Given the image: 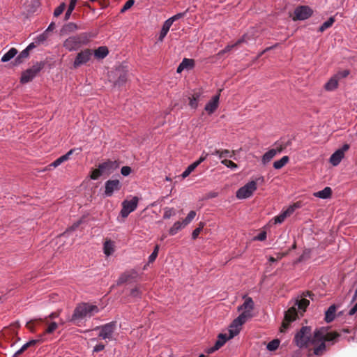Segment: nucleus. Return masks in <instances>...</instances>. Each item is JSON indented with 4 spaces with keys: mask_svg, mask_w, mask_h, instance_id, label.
<instances>
[{
    "mask_svg": "<svg viewBox=\"0 0 357 357\" xmlns=\"http://www.w3.org/2000/svg\"><path fill=\"white\" fill-rule=\"evenodd\" d=\"M98 312V308L96 305H90L89 303H81L75 307L70 321H76L86 317H91Z\"/></svg>",
    "mask_w": 357,
    "mask_h": 357,
    "instance_id": "f257e3e1",
    "label": "nucleus"
},
{
    "mask_svg": "<svg viewBox=\"0 0 357 357\" xmlns=\"http://www.w3.org/2000/svg\"><path fill=\"white\" fill-rule=\"evenodd\" d=\"M312 328L310 326H303L294 337V342L299 348H307L312 344Z\"/></svg>",
    "mask_w": 357,
    "mask_h": 357,
    "instance_id": "f03ea898",
    "label": "nucleus"
},
{
    "mask_svg": "<svg viewBox=\"0 0 357 357\" xmlns=\"http://www.w3.org/2000/svg\"><path fill=\"white\" fill-rule=\"evenodd\" d=\"M340 336L337 332H327L325 328L317 329L313 334L312 344L315 345L319 341L326 342L334 341Z\"/></svg>",
    "mask_w": 357,
    "mask_h": 357,
    "instance_id": "7ed1b4c3",
    "label": "nucleus"
},
{
    "mask_svg": "<svg viewBox=\"0 0 357 357\" xmlns=\"http://www.w3.org/2000/svg\"><path fill=\"white\" fill-rule=\"evenodd\" d=\"M44 63H36L31 68L27 69L22 73L20 82L26 84L31 82L36 75L43 68Z\"/></svg>",
    "mask_w": 357,
    "mask_h": 357,
    "instance_id": "20e7f679",
    "label": "nucleus"
},
{
    "mask_svg": "<svg viewBox=\"0 0 357 357\" xmlns=\"http://www.w3.org/2000/svg\"><path fill=\"white\" fill-rule=\"evenodd\" d=\"M256 190L257 183L255 181H252L237 190L236 197L238 199L250 197Z\"/></svg>",
    "mask_w": 357,
    "mask_h": 357,
    "instance_id": "39448f33",
    "label": "nucleus"
},
{
    "mask_svg": "<svg viewBox=\"0 0 357 357\" xmlns=\"http://www.w3.org/2000/svg\"><path fill=\"white\" fill-rule=\"evenodd\" d=\"M244 317V314H240L231 323L229 329V338H233L240 333V331L241 330V326L248 321V319Z\"/></svg>",
    "mask_w": 357,
    "mask_h": 357,
    "instance_id": "423d86ee",
    "label": "nucleus"
},
{
    "mask_svg": "<svg viewBox=\"0 0 357 357\" xmlns=\"http://www.w3.org/2000/svg\"><path fill=\"white\" fill-rule=\"evenodd\" d=\"M244 303L238 307V311H242L241 314H244L248 320L252 317V310L254 309V302L252 298L243 296Z\"/></svg>",
    "mask_w": 357,
    "mask_h": 357,
    "instance_id": "0eeeda50",
    "label": "nucleus"
},
{
    "mask_svg": "<svg viewBox=\"0 0 357 357\" xmlns=\"http://www.w3.org/2000/svg\"><path fill=\"white\" fill-rule=\"evenodd\" d=\"M139 199L137 197H133L131 200H124L122 202V209L121 211V215L123 218L128 217V215L132 211H134L137 207Z\"/></svg>",
    "mask_w": 357,
    "mask_h": 357,
    "instance_id": "6e6552de",
    "label": "nucleus"
},
{
    "mask_svg": "<svg viewBox=\"0 0 357 357\" xmlns=\"http://www.w3.org/2000/svg\"><path fill=\"white\" fill-rule=\"evenodd\" d=\"M138 273L135 269L125 271L119 276L118 280L116 281V285L121 286L125 283H130L135 282L136 281Z\"/></svg>",
    "mask_w": 357,
    "mask_h": 357,
    "instance_id": "1a4fd4ad",
    "label": "nucleus"
},
{
    "mask_svg": "<svg viewBox=\"0 0 357 357\" xmlns=\"http://www.w3.org/2000/svg\"><path fill=\"white\" fill-rule=\"evenodd\" d=\"M312 14V9L307 6H301L297 7L294 10V15L292 17L293 20H304L310 17Z\"/></svg>",
    "mask_w": 357,
    "mask_h": 357,
    "instance_id": "9d476101",
    "label": "nucleus"
},
{
    "mask_svg": "<svg viewBox=\"0 0 357 357\" xmlns=\"http://www.w3.org/2000/svg\"><path fill=\"white\" fill-rule=\"evenodd\" d=\"M349 149V145L348 144H345L343 145V146L337 151H335L332 155L330 158V162L333 166H337L339 165L341 162V160L344 157V153L346 151H347Z\"/></svg>",
    "mask_w": 357,
    "mask_h": 357,
    "instance_id": "9b49d317",
    "label": "nucleus"
},
{
    "mask_svg": "<svg viewBox=\"0 0 357 357\" xmlns=\"http://www.w3.org/2000/svg\"><path fill=\"white\" fill-rule=\"evenodd\" d=\"M99 328L100 329L99 337L104 340H110L112 338V335L116 329V322L112 321L110 323L103 325Z\"/></svg>",
    "mask_w": 357,
    "mask_h": 357,
    "instance_id": "f8f14e48",
    "label": "nucleus"
},
{
    "mask_svg": "<svg viewBox=\"0 0 357 357\" xmlns=\"http://www.w3.org/2000/svg\"><path fill=\"white\" fill-rule=\"evenodd\" d=\"M121 188V184L118 179L108 180L105 182V189L104 195L111 197L114 192L119 191Z\"/></svg>",
    "mask_w": 357,
    "mask_h": 357,
    "instance_id": "ddd939ff",
    "label": "nucleus"
},
{
    "mask_svg": "<svg viewBox=\"0 0 357 357\" xmlns=\"http://www.w3.org/2000/svg\"><path fill=\"white\" fill-rule=\"evenodd\" d=\"M119 166V164L117 161L107 160L105 162L100 163L98 165L101 172L103 174L109 175L111 174L115 169H116Z\"/></svg>",
    "mask_w": 357,
    "mask_h": 357,
    "instance_id": "4468645a",
    "label": "nucleus"
},
{
    "mask_svg": "<svg viewBox=\"0 0 357 357\" xmlns=\"http://www.w3.org/2000/svg\"><path fill=\"white\" fill-rule=\"evenodd\" d=\"M92 53L89 49H86L77 54L74 61V67L77 68L89 61L91 57Z\"/></svg>",
    "mask_w": 357,
    "mask_h": 357,
    "instance_id": "2eb2a0df",
    "label": "nucleus"
},
{
    "mask_svg": "<svg viewBox=\"0 0 357 357\" xmlns=\"http://www.w3.org/2000/svg\"><path fill=\"white\" fill-rule=\"evenodd\" d=\"M297 317V310L295 306L290 307L285 312L284 319L282 322L281 332L287 328L290 322L294 321Z\"/></svg>",
    "mask_w": 357,
    "mask_h": 357,
    "instance_id": "dca6fc26",
    "label": "nucleus"
},
{
    "mask_svg": "<svg viewBox=\"0 0 357 357\" xmlns=\"http://www.w3.org/2000/svg\"><path fill=\"white\" fill-rule=\"evenodd\" d=\"M127 72L126 68L121 65L115 70V75L118 76V79L114 82V86H121L127 81Z\"/></svg>",
    "mask_w": 357,
    "mask_h": 357,
    "instance_id": "f3484780",
    "label": "nucleus"
},
{
    "mask_svg": "<svg viewBox=\"0 0 357 357\" xmlns=\"http://www.w3.org/2000/svg\"><path fill=\"white\" fill-rule=\"evenodd\" d=\"M63 46L69 51H74L79 48L82 45L76 36H74L67 38L64 41Z\"/></svg>",
    "mask_w": 357,
    "mask_h": 357,
    "instance_id": "a211bd4d",
    "label": "nucleus"
},
{
    "mask_svg": "<svg viewBox=\"0 0 357 357\" xmlns=\"http://www.w3.org/2000/svg\"><path fill=\"white\" fill-rule=\"evenodd\" d=\"M221 91L222 89H219L218 93L213 96L212 100L206 105L205 110L208 112V114L213 113L218 108Z\"/></svg>",
    "mask_w": 357,
    "mask_h": 357,
    "instance_id": "6ab92c4d",
    "label": "nucleus"
},
{
    "mask_svg": "<svg viewBox=\"0 0 357 357\" xmlns=\"http://www.w3.org/2000/svg\"><path fill=\"white\" fill-rule=\"evenodd\" d=\"M297 207V204L290 206L285 211L275 218V223H282L288 216L291 215L294 213L295 208Z\"/></svg>",
    "mask_w": 357,
    "mask_h": 357,
    "instance_id": "aec40b11",
    "label": "nucleus"
},
{
    "mask_svg": "<svg viewBox=\"0 0 357 357\" xmlns=\"http://www.w3.org/2000/svg\"><path fill=\"white\" fill-rule=\"evenodd\" d=\"M246 37H248V35H243L241 38L238 40L233 45H228L224 50H221L218 52V55L220 56L222 55L225 53H227L229 51H231L234 47H236L239 45H241L243 43H246Z\"/></svg>",
    "mask_w": 357,
    "mask_h": 357,
    "instance_id": "412c9836",
    "label": "nucleus"
},
{
    "mask_svg": "<svg viewBox=\"0 0 357 357\" xmlns=\"http://www.w3.org/2000/svg\"><path fill=\"white\" fill-rule=\"evenodd\" d=\"M78 29V26L73 22H69L63 26L61 29V33L63 35H67L70 33L74 32Z\"/></svg>",
    "mask_w": 357,
    "mask_h": 357,
    "instance_id": "4be33fe9",
    "label": "nucleus"
},
{
    "mask_svg": "<svg viewBox=\"0 0 357 357\" xmlns=\"http://www.w3.org/2000/svg\"><path fill=\"white\" fill-rule=\"evenodd\" d=\"M326 351V344L323 341H319L318 344L314 345L313 353L316 356H322Z\"/></svg>",
    "mask_w": 357,
    "mask_h": 357,
    "instance_id": "5701e85b",
    "label": "nucleus"
},
{
    "mask_svg": "<svg viewBox=\"0 0 357 357\" xmlns=\"http://www.w3.org/2000/svg\"><path fill=\"white\" fill-rule=\"evenodd\" d=\"M336 312V306L335 305H331L328 309L326 310L325 314V321L327 323H330L333 321L335 319Z\"/></svg>",
    "mask_w": 357,
    "mask_h": 357,
    "instance_id": "b1692460",
    "label": "nucleus"
},
{
    "mask_svg": "<svg viewBox=\"0 0 357 357\" xmlns=\"http://www.w3.org/2000/svg\"><path fill=\"white\" fill-rule=\"evenodd\" d=\"M276 155V151L274 149H270L267 152H266L262 158L261 162L264 165L268 164Z\"/></svg>",
    "mask_w": 357,
    "mask_h": 357,
    "instance_id": "393cba45",
    "label": "nucleus"
},
{
    "mask_svg": "<svg viewBox=\"0 0 357 357\" xmlns=\"http://www.w3.org/2000/svg\"><path fill=\"white\" fill-rule=\"evenodd\" d=\"M172 24V23L169 20H167L165 22L158 38L159 41L162 42L164 38L166 36L167 32L169 31Z\"/></svg>",
    "mask_w": 357,
    "mask_h": 357,
    "instance_id": "a878e982",
    "label": "nucleus"
},
{
    "mask_svg": "<svg viewBox=\"0 0 357 357\" xmlns=\"http://www.w3.org/2000/svg\"><path fill=\"white\" fill-rule=\"evenodd\" d=\"M332 190L330 187H326L324 190L314 192V195L321 199H327L331 196Z\"/></svg>",
    "mask_w": 357,
    "mask_h": 357,
    "instance_id": "bb28decb",
    "label": "nucleus"
},
{
    "mask_svg": "<svg viewBox=\"0 0 357 357\" xmlns=\"http://www.w3.org/2000/svg\"><path fill=\"white\" fill-rule=\"evenodd\" d=\"M109 54L108 48L106 46L99 47L94 52V55L98 59H104Z\"/></svg>",
    "mask_w": 357,
    "mask_h": 357,
    "instance_id": "cd10ccee",
    "label": "nucleus"
},
{
    "mask_svg": "<svg viewBox=\"0 0 357 357\" xmlns=\"http://www.w3.org/2000/svg\"><path fill=\"white\" fill-rule=\"evenodd\" d=\"M338 86V79L337 77H331L328 82L325 84V89L327 91H333Z\"/></svg>",
    "mask_w": 357,
    "mask_h": 357,
    "instance_id": "c85d7f7f",
    "label": "nucleus"
},
{
    "mask_svg": "<svg viewBox=\"0 0 357 357\" xmlns=\"http://www.w3.org/2000/svg\"><path fill=\"white\" fill-rule=\"evenodd\" d=\"M76 37L77 38L79 43L81 45L87 43L91 38L93 37V35H92L90 33H82L79 35H77Z\"/></svg>",
    "mask_w": 357,
    "mask_h": 357,
    "instance_id": "c756f323",
    "label": "nucleus"
},
{
    "mask_svg": "<svg viewBox=\"0 0 357 357\" xmlns=\"http://www.w3.org/2000/svg\"><path fill=\"white\" fill-rule=\"evenodd\" d=\"M17 54V50L13 47L1 57V61L2 62H8L11 60Z\"/></svg>",
    "mask_w": 357,
    "mask_h": 357,
    "instance_id": "7c9ffc66",
    "label": "nucleus"
},
{
    "mask_svg": "<svg viewBox=\"0 0 357 357\" xmlns=\"http://www.w3.org/2000/svg\"><path fill=\"white\" fill-rule=\"evenodd\" d=\"M114 243L112 241H106L104 243V253L107 256L111 255L114 251Z\"/></svg>",
    "mask_w": 357,
    "mask_h": 357,
    "instance_id": "2f4dec72",
    "label": "nucleus"
},
{
    "mask_svg": "<svg viewBox=\"0 0 357 357\" xmlns=\"http://www.w3.org/2000/svg\"><path fill=\"white\" fill-rule=\"evenodd\" d=\"M289 161V158L287 155L283 156L280 160L273 162V167L275 169H280L287 165Z\"/></svg>",
    "mask_w": 357,
    "mask_h": 357,
    "instance_id": "473e14b6",
    "label": "nucleus"
},
{
    "mask_svg": "<svg viewBox=\"0 0 357 357\" xmlns=\"http://www.w3.org/2000/svg\"><path fill=\"white\" fill-rule=\"evenodd\" d=\"M29 52L28 50H24L15 59V65H19L23 62V61L29 56Z\"/></svg>",
    "mask_w": 357,
    "mask_h": 357,
    "instance_id": "72a5a7b5",
    "label": "nucleus"
},
{
    "mask_svg": "<svg viewBox=\"0 0 357 357\" xmlns=\"http://www.w3.org/2000/svg\"><path fill=\"white\" fill-rule=\"evenodd\" d=\"M183 227V222H176L173 226L169 229V234L172 236L175 235Z\"/></svg>",
    "mask_w": 357,
    "mask_h": 357,
    "instance_id": "f704fd0d",
    "label": "nucleus"
},
{
    "mask_svg": "<svg viewBox=\"0 0 357 357\" xmlns=\"http://www.w3.org/2000/svg\"><path fill=\"white\" fill-rule=\"evenodd\" d=\"M335 22L334 17H331L326 22L323 23V24L319 27V31L320 32L324 31L326 29L330 28Z\"/></svg>",
    "mask_w": 357,
    "mask_h": 357,
    "instance_id": "c9c22d12",
    "label": "nucleus"
},
{
    "mask_svg": "<svg viewBox=\"0 0 357 357\" xmlns=\"http://www.w3.org/2000/svg\"><path fill=\"white\" fill-rule=\"evenodd\" d=\"M77 0H70L68 8L65 14L64 20H68L74 10Z\"/></svg>",
    "mask_w": 357,
    "mask_h": 357,
    "instance_id": "e433bc0d",
    "label": "nucleus"
},
{
    "mask_svg": "<svg viewBox=\"0 0 357 357\" xmlns=\"http://www.w3.org/2000/svg\"><path fill=\"white\" fill-rule=\"evenodd\" d=\"M310 301L305 298H303L300 301H296L295 305H298V308L305 311V309L309 305Z\"/></svg>",
    "mask_w": 357,
    "mask_h": 357,
    "instance_id": "4c0bfd02",
    "label": "nucleus"
},
{
    "mask_svg": "<svg viewBox=\"0 0 357 357\" xmlns=\"http://www.w3.org/2000/svg\"><path fill=\"white\" fill-rule=\"evenodd\" d=\"M280 345V340L278 339H275L272 341H271L268 344H267V349L269 350V351H275L278 347Z\"/></svg>",
    "mask_w": 357,
    "mask_h": 357,
    "instance_id": "58836bf2",
    "label": "nucleus"
},
{
    "mask_svg": "<svg viewBox=\"0 0 357 357\" xmlns=\"http://www.w3.org/2000/svg\"><path fill=\"white\" fill-rule=\"evenodd\" d=\"M176 211L174 208L166 207L164 208V219H169L172 216L175 215Z\"/></svg>",
    "mask_w": 357,
    "mask_h": 357,
    "instance_id": "ea45409f",
    "label": "nucleus"
},
{
    "mask_svg": "<svg viewBox=\"0 0 357 357\" xmlns=\"http://www.w3.org/2000/svg\"><path fill=\"white\" fill-rule=\"evenodd\" d=\"M196 212L195 211H191L188 214L187 217L183 220V227L188 225L195 217Z\"/></svg>",
    "mask_w": 357,
    "mask_h": 357,
    "instance_id": "a19ab883",
    "label": "nucleus"
},
{
    "mask_svg": "<svg viewBox=\"0 0 357 357\" xmlns=\"http://www.w3.org/2000/svg\"><path fill=\"white\" fill-rule=\"evenodd\" d=\"M82 220H79L75 223L73 224L70 227H68L66 231L62 234V235H64L66 233L71 232L77 229L79 226L82 224ZM61 236V234L60 235Z\"/></svg>",
    "mask_w": 357,
    "mask_h": 357,
    "instance_id": "79ce46f5",
    "label": "nucleus"
},
{
    "mask_svg": "<svg viewBox=\"0 0 357 357\" xmlns=\"http://www.w3.org/2000/svg\"><path fill=\"white\" fill-rule=\"evenodd\" d=\"M103 175L102 172H101L100 167L98 166V168L94 169L91 172V174L90 176V178L93 180H97L99 178L100 176Z\"/></svg>",
    "mask_w": 357,
    "mask_h": 357,
    "instance_id": "37998d69",
    "label": "nucleus"
},
{
    "mask_svg": "<svg viewBox=\"0 0 357 357\" xmlns=\"http://www.w3.org/2000/svg\"><path fill=\"white\" fill-rule=\"evenodd\" d=\"M244 35H248V37H246V42L250 40L255 39L258 37L257 31L255 29H250L248 32L245 33Z\"/></svg>",
    "mask_w": 357,
    "mask_h": 357,
    "instance_id": "c03bdc74",
    "label": "nucleus"
},
{
    "mask_svg": "<svg viewBox=\"0 0 357 357\" xmlns=\"http://www.w3.org/2000/svg\"><path fill=\"white\" fill-rule=\"evenodd\" d=\"M142 292L140 291L139 286H135L134 288L130 289V296L132 297H140Z\"/></svg>",
    "mask_w": 357,
    "mask_h": 357,
    "instance_id": "a18cd8bd",
    "label": "nucleus"
},
{
    "mask_svg": "<svg viewBox=\"0 0 357 357\" xmlns=\"http://www.w3.org/2000/svg\"><path fill=\"white\" fill-rule=\"evenodd\" d=\"M204 222H200L199 225V227L197 228H196L193 231H192V238L193 239H196L200 231L202 230V229L204 228Z\"/></svg>",
    "mask_w": 357,
    "mask_h": 357,
    "instance_id": "49530a36",
    "label": "nucleus"
},
{
    "mask_svg": "<svg viewBox=\"0 0 357 357\" xmlns=\"http://www.w3.org/2000/svg\"><path fill=\"white\" fill-rule=\"evenodd\" d=\"M66 8V4L65 3H61L55 10L54 12V16L58 17L65 10Z\"/></svg>",
    "mask_w": 357,
    "mask_h": 357,
    "instance_id": "de8ad7c7",
    "label": "nucleus"
},
{
    "mask_svg": "<svg viewBox=\"0 0 357 357\" xmlns=\"http://www.w3.org/2000/svg\"><path fill=\"white\" fill-rule=\"evenodd\" d=\"M58 328V324L56 322H52L49 324L48 327L45 331V333H52Z\"/></svg>",
    "mask_w": 357,
    "mask_h": 357,
    "instance_id": "09e8293b",
    "label": "nucleus"
},
{
    "mask_svg": "<svg viewBox=\"0 0 357 357\" xmlns=\"http://www.w3.org/2000/svg\"><path fill=\"white\" fill-rule=\"evenodd\" d=\"M135 3V0H128L126 2L123 8L121 9V13H124L130 9Z\"/></svg>",
    "mask_w": 357,
    "mask_h": 357,
    "instance_id": "8fccbe9b",
    "label": "nucleus"
},
{
    "mask_svg": "<svg viewBox=\"0 0 357 357\" xmlns=\"http://www.w3.org/2000/svg\"><path fill=\"white\" fill-rule=\"evenodd\" d=\"M221 163L231 169H235L237 167V165L229 160L225 159L221 161Z\"/></svg>",
    "mask_w": 357,
    "mask_h": 357,
    "instance_id": "3c124183",
    "label": "nucleus"
},
{
    "mask_svg": "<svg viewBox=\"0 0 357 357\" xmlns=\"http://www.w3.org/2000/svg\"><path fill=\"white\" fill-rule=\"evenodd\" d=\"M310 250H305L295 263L301 262L310 258Z\"/></svg>",
    "mask_w": 357,
    "mask_h": 357,
    "instance_id": "603ef678",
    "label": "nucleus"
},
{
    "mask_svg": "<svg viewBox=\"0 0 357 357\" xmlns=\"http://www.w3.org/2000/svg\"><path fill=\"white\" fill-rule=\"evenodd\" d=\"M75 149H70L65 155L59 157V158L60 159V160L63 163V162L67 161L70 158V156L75 152Z\"/></svg>",
    "mask_w": 357,
    "mask_h": 357,
    "instance_id": "864d4df0",
    "label": "nucleus"
},
{
    "mask_svg": "<svg viewBox=\"0 0 357 357\" xmlns=\"http://www.w3.org/2000/svg\"><path fill=\"white\" fill-rule=\"evenodd\" d=\"M195 169L191 165H190L181 174L182 178H185L188 177L190 174V173L193 172Z\"/></svg>",
    "mask_w": 357,
    "mask_h": 357,
    "instance_id": "5fc2aeb1",
    "label": "nucleus"
},
{
    "mask_svg": "<svg viewBox=\"0 0 357 357\" xmlns=\"http://www.w3.org/2000/svg\"><path fill=\"white\" fill-rule=\"evenodd\" d=\"M349 74V70H344L342 71H340L338 72L335 75V77H337V79H341V78H344L346 77H347Z\"/></svg>",
    "mask_w": 357,
    "mask_h": 357,
    "instance_id": "6e6d98bb",
    "label": "nucleus"
},
{
    "mask_svg": "<svg viewBox=\"0 0 357 357\" xmlns=\"http://www.w3.org/2000/svg\"><path fill=\"white\" fill-rule=\"evenodd\" d=\"M29 344L26 342L24 344L21 349H20L18 351H17L15 354L13 355V357H17L19 355L22 354L24 351H26L28 348H29Z\"/></svg>",
    "mask_w": 357,
    "mask_h": 357,
    "instance_id": "4d7b16f0",
    "label": "nucleus"
},
{
    "mask_svg": "<svg viewBox=\"0 0 357 357\" xmlns=\"http://www.w3.org/2000/svg\"><path fill=\"white\" fill-rule=\"evenodd\" d=\"M181 63L183 64L185 68H187L188 67L193 66L194 61L192 59H184Z\"/></svg>",
    "mask_w": 357,
    "mask_h": 357,
    "instance_id": "13d9d810",
    "label": "nucleus"
},
{
    "mask_svg": "<svg viewBox=\"0 0 357 357\" xmlns=\"http://www.w3.org/2000/svg\"><path fill=\"white\" fill-rule=\"evenodd\" d=\"M231 152L227 150V149H225V150H222L221 151V153H220V158H225V157H233V155H234V151H231V154H230Z\"/></svg>",
    "mask_w": 357,
    "mask_h": 357,
    "instance_id": "bf43d9fd",
    "label": "nucleus"
},
{
    "mask_svg": "<svg viewBox=\"0 0 357 357\" xmlns=\"http://www.w3.org/2000/svg\"><path fill=\"white\" fill-rule=\"evenodd\" d=\"M132 172V169L128 166H123L121 169V173L123 176H128Z\"/></svg>",
    "mask_w": 357,
    "mask_h": 357,
    "instance_id": "052dcab7",
    "label": "nucleus"
},
{
    "mask_svg": "<svg viewBox=\"0 0 357 357\" xmlns=\"http://www.w3.org/2000/svg\"><path fill=\"white\" fill-rule=\"evenodd\" d=\"M266 238V231H262L259 235H257V236H255L253 240L254 241H263Z\"/></svg>",
    "mask_w": 357,
    "mask_h": 357,
    "instance_id": "680f3d73",
    "label": "nucleus"
},
{
    "mask_svg": "<svg viewBox=\"0 0 357 357\" xmlns=\"http://www.w3.org/2000/svg\"><path fill=\"white\" fill-rule=\"evenodd\" d=\"M185 15V13H178L175 15H174L173 17L169 18L168 20L171 21V22L173 24V22L181 17H183Z\"/></svg>",
    "mask_w": 357,
    "mask_h": 357,
    "instance_id": "e2e57ef3",
    "label": "nucleus"
},
{
    "mask_svg": "<svg viewBox=\"0 0 357 357\" xmlns=\"http://www.w3.org/2000/svg\"><path fill=\"white\" fill-rule=\"evenodd\" d=\"M47 38V33L45 31L37 37L36 41L38 43H42L45 41Z\"/></svg>",
    "mask_w": 357,
    "mask_h": 357,
    "instance_id": "0e129e2a",
    "label": "nucleus"
},
{
    "mask_svg": "<svg viewBox=\"0 0 357 357\" xmlns=\"http://www.w3.org/2000/svg\"><path fill=\"white\" fill-rule=\"evenodd\" d=\"M218 340L222 342L224 344L227 342V340H230L231 338H229V337H227L226 334L220 333L218 336Z\"/></svg>",
    "mask_w": 357,
    "mask_h": 357,
    "instance_id": "69168bd1",
    "label": "nucleus"
},
{
    "mask_svg": "<svg viewBox=\"0 0 357 357\" xmlns=\"http://www.w3.org/2000/svg\"><path fill=\"white\" fill-rule=\"evenodd\" d=\"M287 147V144H281L277 149H274L276 151V154L278 153H281Z\"/></svg>",
    "mask_w": 357,
    "mask_h": 357,
    "instance_id": "338daca9",
    "label": "nucleus"
},
{
    "mask_svg": "<svg viewBox=\"0 0 357 357\" xmlns=\"http://www.w3.org/2000/svg\"><path fill=\"white\" fill-rule=\"evenodd\" d=\"M189 105L192 108L196 109L197 107V101L192 98H190V102Z\"/></svg>",
    "mask_w": 357,
    "mask_h": 357,
    "instance_id": "774afa93",
    "label": "nucleus"
}]
</instances>
